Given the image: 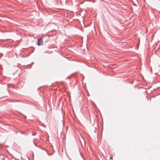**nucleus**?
Masks as SVG:
<instances>
[{
	"label": "nucleus",
	"instance_id": "f257e3e1",
	"mask_svg": "<svg viewBox=\"0 0 160 160\" xmlns=\"http://www.w3.org/2000/svg\"><path fill=\"white\" fill-rule=\"evenodd\" d=\"M42 39V38H39L38 39L37 44L38 45H41L43 44V41Z\"/></svg>",
	"mask_w": 160,
	"mask_h": 160
}]
</instances>
